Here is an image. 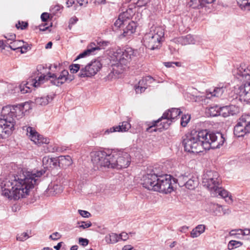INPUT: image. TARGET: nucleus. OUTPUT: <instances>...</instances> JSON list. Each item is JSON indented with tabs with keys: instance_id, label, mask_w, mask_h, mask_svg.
Returning a JSON list of instances; mask_svg holds the SVG:
<instances>
[{
	"instance_id": "nucleus-44",
	"label": "nucleus",
	"mask_w": 250,
	"mask_h": 250,
	"mask_svg": "<svg viewBox=\"0 0 250 250\" xmlns=\"http://www.w3.org/2000/svg\"><path fill=\"white\" fill-rule=\"evenodd\" d=\"M149 0H133V2H136L138 7H142L145 6Z\"/></svg>"
},
{
	"instance_id": "nucleus-21",
	"label": "nucleus",
	"mask_w": 250,
	"mask_h": 250,
	"mask_svg": "<svg viewBox=\"0 0 250 250\" xmlns=\"http://www.w3.org/2000/svg\"><path fill=\"white\" fill-rule=\"evenodd\" d=\"M62 191V186L55 182L50 183L46 190L49 195L54 196Z\"/></svg>"
},
{
	"instance_id": "nucleus-22",
	"label": "nucleus",
	"mask_w": 250,
	"mask_h": 250,
	"mask_svg": "<svg viewBox=\"0 0 250 250\" xmlns=\"http://www.w3.org/2000/svg\"><path fill=\"white\" fill-rule=\"evenodd\" d=\"M152 78L150 76H147L145 79H143L138 82V86H135V91L137 94H141L144 92L147 88L146 83V81L151 80Z\"/></svg>"
},
{
	"instance_id": "nucleus-29",
	"label": "nucleus",
	"mask_w": 250,
	"mask_h": 250,
	"mask_svg": "<svg viewBox=\"0 0 250 250\" xmlns=\"http://www.w3.org/2000/svg\"><path fill=\"white\" fill-rule=\"evenodd\" d=\"M197 185L198 180L197 178L191 176V177L189 178L188 181H186L184 186H185L186 188L191 190L194 189Z\"/></svg>"
},
{
	"instance_id": "nucleus-64",
	"label": "nucleus",
	"mask_w": 250,
	"mask_h": 250,
	"mask_svg": "<svg viewBox=\"0 0 250 250\" xmlns=\"http://www.w3.org/2000/svg\"><path fill=\"white\" fill-rule=\"evenodd\" d=\"M133 249V247H132L131 245H128L125 246L122 249V250H132Z\"/></svg>"
},
{
	"instance_id": "nucleus-4",
	"label": "nucleus",
	"mask_w": 250,
	"mask_h": 250,
	"mask_svg": "<svg viewBox=\"0 0 250 250\" xmlns=\"http://www.w3.org/2000/svg\"><path fill=\"white\" fill-rule=\"evenodd\" d=\"M25 104H21L3 107L0 118V138L5 139L15 129V118L20 119L24 114Z\"/></svg>"
},
{
	"instance_id": "nucleus-61",
	"label": "nucleus",
	"mask_w": 250,
	"mask_h": 250,
	"mask_svg": "<svg viewBox=\"0 0 250 250\" xmlns=\"http://www.w3.org/2000/svg\"><path fill=\"white\" fill-rule=\"evenodd\" d=\"M52 23H51L50 26H52ZM47 25V23H45L44 24H41L39 25V29L41 31H44L48 29L49 27V26H45Z\"/></svg>"
},
{
	"instance_id": "nucleus-63",
	"label": "nucleus",
	"mask_w": 250,
	"mask_h": 250,
	"mask_svg": "<svg viewBox=\"0 0 250 250\" xmlns=\"http://www.w3.org/2000/svg\"><path fill=\"white\" fill-rule=\"evenodd\" d=\"M29 47L28 46L24 45L23 44H22V47L20 48V51L21 54L24 53L26 52L27 50H28V48Z\"/></svg>"
},
{
	"instance_id": "nucleus-60",
	"label": "nucleus",
	"mask_w": 250,
	"mask_h": 250,
	"mask_svg": "<svg viewBox=\"0 0 250 250\" xmlns=\"http://www.w3.org/2000/svg\"><path fill=\"white\" fill-rule=\"evenodd\" d=\"M78 21V19L76 17L71 18L69 20V27L70 28V25L75 24Z\"/></svg>"
},
{
	"instance_id": "nucleus-48",
	"label": "nucleus",
	"mask_w": 250,
	"mask_h": 250,
	"mask_svg": "<svg viewBox=\"0 0 250 250\" xmlns=\"http://www.w3.org/2000/svg\"><path fill=\"white\" fill-rule=\"evenodd\" d=\"M57 167H60V161H59V157L57 158H52V162L51 163V168H55Z\"/></svg>"
},
{
	"instance_id": "nucleus-41",
	"label": "nucleus",
	"mask_w": 250,
	"mask_h": 250,
	"mask_svg": "<svg viewBox=\"0 0 250 250\" xmlns=\"http://www.w3.org/2000/svg\"><path fill=\"white\" fill-rule=\"evenodd\" d=\"M190 119V116L188 115H184L182 116L181 119V125L182 126L185 127L188 123Z\"/></svg>"
},
{
	"instance_id": "nucleus-26",
	"label": "nucleus",
	"mask_w": 250,
	"mask_h": 250,
	"mask_svg": "<svg viewBox=\"0 0 250 250\" xmlns=\"http://www.w3.org/2000/svg\"><path fill=\"white\" fill-rule=\"evenodd\" d=\"M131 11V9H129L128 10H127L126 12H124L123 14L119 15L118 19L114 23V26L117 28L121 27V26L125 24V22H126V20L124 19L125 18L128 19L129 16H127V13Z\"/></svg>"
},
{
	"instance_id": "nucleus-23",
	"label": "nucleus",
	"mask_w": 250,
	"mask_h": 250,
	"mask_svg": "<svg viewBox=\"0 0 250 250\" xmlns=\"http://www.w3.org/2000/svg\"><path fill=\"white\" fill-rule=\"evenodd\" d=\"M54 96L55 95L52 94L51 95L38 97L35 99V102L37 104L40 105H46L53 100Z\"/></svg>"
},
{
	"instance_id": "nucleus-28",
	"label": "nucleus",
	"mask_w": 250,
	"mask_h": 250,
	"mask_svg": "<svg viewBox=\"0 0 250 250\" xmlns=\"http://www.w3.org/2000/svg\"><path fill=\"white\" fill-rule=\"evenodd\" d=\"M225 89V88L223 86L215 87L212 92H209V93L207 94V97L210 98L212 97H220L224 93Z\"/></svg>"
},
{
	"instance_id": "nucleus-50",
	"label": "nucleus",
	"mask_w": 250,
	"mask_h": 250,
	"mask_svg": "<svg viewBox=\"0 0 250 250\" xmlns=\"http://www.w3.org/2000/svg\"><path fill=\"white\" fill-rule=\"evenodd\" d=\"M78 212L83 217L89 218L91 216V214L86 210L79 209Z\"/></svg>"
},
{
	"instance_id": "nucleus-31",
	"label": "nucleus",
	"mask_w": 250,
	"mask_h": 250,
	"mask_svg": "<svg viewBox=\"0 0 250 250\" xmlns=\"http://www.w3.org/2000/svg\"><path fill=\"white\" fill-rule=\"evenodd\" d=\"M23 43L24 42L22 40H15L13 42H10V44L8 46V47L13 50L19 51L20 50V48L22 47V44H23Z\"/></svg>"
},
{
	"instance_id": "nucleus-53",
	"label": "nucleus",
	"mask_w": 250,
	"mask_h": 250,
	"mask_svg": "<svg viewBox=\"0 0 250 250\" xmlns=\"http://www.w3.org/2000/svg\"><path fill=\"white\" fill-rule=\"evenodd\" d=\"M61 237V234L58 232H56L53 233L52 234L49 236V238L53 240H57L59 239Z\"/></svg>"
},
{
	"instance_id": "nucleus-18",
	"label": "nucleus",
	"mask_w": 250,
	"mask_h": 250,
	"mask_svg": "<svg viewBox=\"0 0 250 250\" xmlns=\"http://www.w3.org/2000/svg\"><path fill=\"white\" fill-rule=\"evenodd\" d=\"M239 95L244 101L250 103V82L244 83L239 88Z\"/></svg>"
},
{
	"instance_id": "nucleus-33",
	"label": "nucleus",
	"mask_w": 250,
	"mask_h": 250,
	"mask_svg": "<svg viewBox=\"0 0 250 250\" xmlns=\"http://www.w3.org/2000/svg\"><path fill=\"white\" fill-rule=\"evenodd\" d=\"M116 127L118 128L117 129L118 132H126L131 128V125L129 122L124 121L117 125Z\"/></svg>"
},
{
	"instance_id": "nucleus-19",
	"label": "nucleus",
	"mask_w": 250,
	"mask_h": 250,
	"mask_svg": "<svg viewBox=\"0 0 250 250\" xmlns=\"http://www.w3.org/2000/svg\"><path fill=\"white\" fill-rule=\"evenodd\" d=\"M173 41L174 42L182 45L195 43V40L191 35H187L185 36L176 38Z\"/></svg>"
},
{
	"instance_id": "nucleus-20",
	"label": "nucleus",
	"mask_w": 250,
	"mask_h": 250,
	"mask_svg": "<svg viewBox=\"0 0 250 250\" xmlns=\"http://www.w3.org/2000/svg\"><path fill=\"white\" fill-rule=\"evenodd\" d=\"M215 188L216 189H213L212 191L214 195H217L218 194V195L224 199L228 197V199H226V201L229 203H231L232 202L231 195L229 192L219 186Z\"/></svg>"
},
{
	"instance_id": "nucleus-32",
	"label": "nucleus",
	"mask_w": 250,
	"mask_h": 250,
	"mask_svg": "<svg viewBox=\"0 0 250 250\" xmlns=\"http://www.w3.org/2000/svg\"><path fill=\"white\" fill-rule=\"evenodd\" d=\"M119 240V235L115 233H111L105 237V241L107 243L114 244Z\"/></svg>"
},
{
	"instance_id": "nucleus-40",
	"label": "nucleus",
	"mask_w": 250,
	"mask_h": 250,
	"mask_svg": "<svg viewBox=\"0 0 250 250\" xmlns=\"http://www.w3.org/2000/svg\"><path fill=\"white\" fill-rule=\"evenodd\" d=\"M228 109L229 105L220 107L218 111L219 114L220 115H222L224 117H228Z\"/></svg>"
},
{
	"instance_id": "nucleus-6",
	"label": "nucleus",
	"mask_w": 250,
	"mask_h": 250,
	"mask_svg": "<svg viewBox=\"0 0 250 250\" xmlns=\"http://www.w3.org/2000/svg\"><path fill=\"white\" fill-rule=\"evenodd\" d=\"M164 37V29L160 26L152 27L149 33L144 37L145 45L150 50L158 48Z\"/></svg>"
},
{
	"instance_id": "nucleus-46",
	"label": "nucleus",
	"mask_w": 250,
	"mask_h": 250,
	"mask_svg": "<svg viewBox=\"0 0 250 250\" xmlns=\"http://www.w3.org/2000/svg\"><path fill=\"white\" fill-rule=\"evenodd\" d=\"M49 151L50 152H61L63 150L62 147H59L56 145L54 146H50L49 148Z\"/></svg>"
},
{
	"instance_id": "nucleus-52",
	"label": "nucleus",
	"mask_w": 250,
	"mask_h": 250,
	"mask_svg": "<svg viewBox=\"0 0 250 250\" xmlns=\"http://www.w3.org/2000/svg\"><path fill=\"white\" fill-rule=\"evenodd\" d=\"M221 215L229 214L230 213V210L226 206H221Z\"/></svg>"
},
{
	"instance_id": "nucleus-39",
	"label": "nucleus",
	"mask_w": 250,
	"mask_h": 250,
	"mask_svg": "<svg viewBox=\"0 0 250 250\" xmlns=\"http://www.w3.org/2000/svg\"><path fill=\"white\" fill-rule=\"evenodd\" d=\"M242 245V243L239 241L231 240L229 242L228 247L229 250H232Z\"/></svg>"
},
{
	"instance_id": "nucleus-55",
	"label": "nucleus",
	"mask_w": 250,
	"mask_h": 250,
	"mask_svg": "<svg viewBox=\"0 0 250 250\" xmlns=\"http://www.w3.org/2000/svg\"><path fill=\"white\" fill-rule=\"evenodd\" d=\"M237 231H240V232H242V235H250V229H237Z\"/></svg>"
},
{
	"instance_id": "nucleus-9",
	"label": "nucleus",
	"mask_w": 250,
	"mask_h": 250,
	"mask_svg": "<svg viewBox=\"0 0 250 250\" xmlns=\"http://www.w3.org/2000/svg\"><path fill=\"white\" fill-rule=\"evenodd\" d=\"M202 180L203 185L210 191L220 186L221 183L219 173L213 170H207L205 172Z\"/></svg>"
},
{
	"instance_id": "nucleus-38",
	"label": "nucleus",
	"mask_w": 250,
	"mask_h": 250,
	"mask_svg": "<svg viewBox=\"0 0 250 250\" xmlns=\"http://www.w3.org/2000/svg\"><path fill=\"white\" fill-rule=\"evenodd\" d=\"M201 0H190V1L188 2V5L193 8L200 9L201 6Z\"/></svg>"
},
{
	"instance_id": "nucleus-24",
	"label": "nucleus",
	"mask_w": 250,
	"mask_h": 250,
	"mask_svg": "<svg viewBox=\"0 0 250 250\" xmlns=\"http://www.w3.org/2000/svg\"><path fill=\"white\" fill-rule=\"evenodd\" d=\"M137 27L136 23L134 21H130L126 25L125 28L124 29L123 35L124 37L131 35L134 33Z\"/></svg>"
},
{
	"instance_id": "nucleus-34",
	"label": "nucleus",
	"mask_w": 250,
	"mask_h": 250,
	"mask_svg": "<svg viewBox=\"0 0 250 250\" xmlns=\"http://www.w3.org/2000/svg\"><path fill=\"white\" fill-rule=\"evenodd\" d=\"M240 8L244 11H250V0H242L238 2Z\"/></svg>"
},
{
	"instance_id": "nucleus-51",
	"label": "nucleus",
	"mask_w": 250,
	"mask_h": 250,
	"mask_svg": "<svg viewBox=\"0 0 250 250\" xmlns=\"http://www.w3.org/2000/svg\"><path fill=\"white\" fill-rule=\"evenodd\" d=\"M4 37L7 40V41H15L16 40V36L14 33H8L6 35H4Z\"/></svg>"
},
{
	"instance_id": "nucleus-45",
	"label": "nucleus",
	"mask_w": 250,
	"mask_h": 250,
	"mask_svg": "<svg viewBox=\"0 0 250 250\" xmlns=\"http://www.w3.org/2000/svg\"><path fill=\"white\" fill-rule=\"evenodd\" d=\"M29 238V236L26 232H23L17 237V240L20 241H24Z\"/></svg>"
},
{
	"instance_id": "nucleus-47",
	"label": "nucleus",
	"mask_w": 250,
	"mask_h": 250,
	"mask_svg": "<svg viewBox=\"0 0 250 250\" xmlns=\"http://www.w3.org/2000/svg\"><path fill=\"white\" fill-rule=\"evenodd\" d=\"M28 26L27 22L21 21H19L18 24H16V27L18 29H21V30H23L25 29Z\"/></svg>"
},
{
	"instance_id": "nucleus-58",
	"label": "nucleus",
	"mask_w": 250,
	"mask_h": 250,
	"mask_svg": "<svg viewBox=\"0 0 250 250\" xmlns=\"http://www.w3.org/2000/svg\"><path fill=\"white\" fill-rule=\"evenodd\" d=\"M120 240H126L128 238V234L126 232H122L119 235Z\"/></svg>"
},
{
	"instance_id": "nucleus-62",
	"label": "nucleus",
	"mask_w": 250,
	"mask_h": 250,
	"mask_svg": "<svg viewBox=\"0 0 250 250\" xmlns=\"http://www.w3.org/2000/svg\"><path fill=\"white\" fill-rule=\"evenodd\" d=\"M215 0H201V8L205 6V4L207 3H211L214 1Z\"/></svg>"
},
{
	"instance_id": "nucleus-16",
	"label": "nucleus",
	"mask_w": 250,
	"mask_h": 250,
	"mask_svg": "<svg viewBox=\"0 0 250 250\" xmlns=\"http://www.w3.org/2000/svg\"><path fill=\"white\" fill-rule=\"evenodd\" d=\"M232 73L236 79L243 83L249 82L250 80V68L245 64H241L233 69Z\"/></svg>"
},
{
	"instance_id": "nucleus-15",
	"label": "nucleus",
	"mask_w": 250,
	"mask_h": 250,
	"mask_svg": "<svg viewBox=\"0 0 250 250\" xmlns=\"http://www.w3.org/2000/svg\"><path fill=\"white\" fill-rule=\"evenodd\" d=\"M159 173L155 168L153 169L150 173L144 175L142 180L143 186L148 190L154 191L155 185L158 183L157 182Z\"/></svg>"
},
{
	"instance_id": "nucleus-10",
	"label": "nucleus",
	"mask_w": 250,
	"mask_h": 250,
	"mask_svg": "<svg viewBox=\"0 0 250 250\" xmlns=\"http://www.w3.org/2000/svg\"><path fill=\"white\" fill-rule=\"evenodd\" d=\"M51 79L50 83L53 85L60 86L65 82H71L74 79V77L69 76L68 71L63 70L59 74L48 72L47 75H45V81Z\"/></svg>"
},
{
	"instance_id": "nucleus-27",
	"label": "nucleus",
	"mask_w": 250,
	"mask_h": 250,
	"mask_svg": "<svg viewBox=\"0 0 250 250\" xmlns=\"http://www.w3.org/2000/svg\"><path fill=\"white\" fill-rule=\"evenodd\" d=\"M206 227L204 225H199L196 227L190 232L192 238H196L200 236L205 230Z\"/></svg>"
},
{
	"instance_id": "nucleus-54",
	"label": "nucleus",
	"mask_w": 250,
	"mask_h": 250,
	"mask_svg": "<svg viewBox=\"0 0 250 250\" xmlns=\"http://www.w3.org/2000/svg\"><path fill=\"white\" fill-rule=\"evenodd\" d=\"M117 129H118V128L116 127V126H113L112 127H110L109 129H107L105 131L104 134H109L110 133H113V132H118L117 130Z\"/></svg>"
},
{
	"instance_id": "nucleus-7",
	"label": "nucleus",
	"mask_w": 250,
	"mask_h": 250,
	"mask_svg": "<svg viewBox=\"0 0 250 250\" xmlns=\"http://www.w3.org/2000/svg\"><path fill=\"white\" fill-rule=\"evenodd\" d=\"M45 68L42 65L37 67V71L26 82H22L19 85V88L22 94L31 91L32 87H37L45 82V75L41 71Z\"/></svg>"
},
{
	"instance_id": "nucleus-11",
	"label": "nucleus",
	"mask_w": 250,
	"mask_h": 250,
	"mask_svg": "<svg viewBox=\"0 0 250 250\" xmlns=\"http://www.w3.org/2000/svg\"><path fill=\"white\" fill-rule=\"evenodd\" d=\"M172 176L170 175L161 174L159 173L157 182L154 188V191L164 193H170L173 190L171 183Z\"/></svg>"
},
{
	"instance_id": "nucleus-35",
	"label": "nucleus",
	"mask_w": 250,
	"mask_h": 250,
	"mask_svg": "<svg viewBox=\"0 0 250 250\" xmlns=\"http://www.w3.org/2000/svg\"><path fill=\"white\" fill-rule=\"evenodd\" d=\"M240 111L239 108L234 105H229L228 114L229 116L237 114Z\"/></svg>"
},
{
	"instance_id": "nucleus-30",
	"label": "nucleus",
	"mask_w": 250,
	"mask_h": 250,
	"mask_svg": "<svg viewBox=\"0 0 250 250\" xmlns=\"http://www.w3.org/2000/svg\"><path fill=\"white\" fill-rule=\"evenodd\" d=\"M209 206L210 212L213 213L215 215H221V205L218 204L210 203Z\"/></svg>"
},
{
	"instance_id": "nucleus-1",
	"label": "nucleus",
	"mask_w": 250,
	"mask_h": 250,
	"mask_svg": "<svg viewBox=\"0 0 250 250\" xmlns=\"http://www.w3.org/2000/svg\"><path fill=\"white\" fill-rule=\"evenodd\" d=\"M44 173L42 171L33 173L21 169L16 174L9 175L0 185L1 194L10 200L26 197L30 189L39 184V178Z\"/></svg>"
},
{
	"instance_id": "nucleus-42",
	"label": "nucleus",
	"mask_w": 250,
	"mask_h": 250,
	"mask_svg": "<svg viewBox=\"0 0 250 250\" xmlns=\"http://www.w3.org/2000/svg\"><path fill=\"white\" fill-rule=\"evenodd\" d=\"M78 224H79V228L85 229L90 227L92 226V223L90 221L87 222H78Z\"/></svg>"
},
{
	"instance_id": "nucleus-59",
	"label": "nucleus",
	"mask_w": 250,
	"mask_h": 250,
	"mask_svg": "<svg viewBox=\"0 0 250 250\" xmlns=\"http://www.w3.org/2000/svg\"><path fill=\"white\" fill-rule=\"evenodd\" d=\"M49 18V15L48 13L44 12L43 13L41 16V18L42 21L45 22Z\"/></svg>"
},
{
	"instance_id": "nucleus-5",
	"label": "nucleus",
	"mask_w": 250,
	"mask_h": 250,
	"mask_svg": "<svg viewBox=\"0 0 250 250\" xmlns=\"http://www.w3.org/2000/svg\"><path fill=\"white\" fill-rule=\"evenodd\" d=\"M181 111L179 108H172L164 113L163 116L156 121H153L147 124L146 131L148 132L162 131L168 128L172 122V120L180 115Z\"/></svg>"
},
{
	"instance_id": "nucleus-37",
	"label": "nucleus",
	"mask_w": 250,
	"mask_h": 250,
	"mask_svg": "<svg viewBox=\"0 0 250 250\" xmlns=\"http://www.w3.org/2000/svg\"><path fill=\"white\" fill-rule=\"evenodd\" d=\"M188 179L189 177L188 175H180L178 177V179H176V181L180 187H183L184 186L186 181H188Z\"/></svg>"
},
{
	"instance_id": "nucleus-57",
	"label": "nucleus",
	"mask_w": 250,
	"mask_h": 250,
	"mask_svg": "<svg viewBox=\"0 0 250 250\" xmlns=\"http://www.w3.org/2000/svg\"><path fill=\"white\" fill-rule=\"evenodd\" d=\"M180 63L179 62H164V65L167 67H171L173 66V64H175L177 66H179Z\"/></svg>"
},
{
	"instance_id": "nucleus-8",
	"label": "nucleus",
	"mask_w": 250,
	"mask_h": 250,
	"mask_svg": "<svg viewBox=\"0 0 250 250\" xmlns=\"http://www.w3.org/2000/svg\"><path fill=\"white\" fill-rule=\"evenodd\" d=\"M135 56V51L130 47L125 49L119 48L113 53L114 60L117 62V66L127 65Z\"/></svg>"
},
{
	"instance_id": "nucleus-49",
	"label": "nucleus",
	"mask_w": 250,
	"mask_h": 250,
	"mask_svg": "<svg viewBox=\"0 0 250 250\" xmlns=\"http://www.w3.org/2000/svg\"><path fill=\"white\" fill-rule=\"evenodd\" d=\"M62 7H61L59 5H56L52 7L50 9V11L54 14H56L62 8Z\"/></svg>"
},
{
	"instance_id": "nucleus-3",
	"label": "nucleus",
	"mask_w": 250,
	"mask_h": 250,
	"mask_svg": "<svg viewBox=\"0 0 250 250\" xmlns=\"http://www.w3.org/2000/svg\"><path fill=\"white\" fill-rule=\"evenodd\" d=\"M91 161L95 169L102 167L122 169L127 167L131 161L128 153L119 151L107 154L104 151L94 152L91 155Z\"/></svg>"
},
{
	"instance_id": "nucleus-2",
	"label": "nucleus",
	"mask_w": 250,
	"mask_h": 250,
	"mask_svg": "<svg viewBox=\"0 0 250 250\" xmlns=\"http://www.w3.org/2000/svg\"><path fill=\"white\" fill-rule=\"evenodd\" d=\"M185 150L198 153L203 149L209 150L220 148L225 141L222 133L213 132L208 130H192L182 137Z\"/></svg>"
},
{
	"instance_id": "nucleus-12",
	"label": "nucleus",
	"mask_w": 250,
	"mask_h": 250,
	"mask_svg": "<svg viewBox=\"0 0 250 250\" xmlns=\"http://www.w3.org/2000/svg\"><path fill=\"white\" fill-rule=\"evenodd\" d=\"M234 134L237 137H243L250 132V115H242L234 128Z\"/></svg>"
},
{
	"instance_id": "nucleus-43",
	"label": "nucleus",
	"mask_w": 250,
	"mask_h": 250,
	"mask_svg": "<svg viewBox=\"0 0 250 250\" xmlns=\"http://www.w3.org/2000/svg\"><path fill=\"white\" fill-rule=\"evenodd\" d=\"M81 65L79 64H72L70 65V70L72 73H77L80 69Z\"/></svg>"
},
{
	"instance_id": "nucleus-14",
	"label": "nucleus",
	"mask_w": 250,
	"mask_h": 250,
	"mask_svg": "<svg viewBox=\"0 0 250 250\" xmlns=\"http://www.w3.org/2000/svg\"><path fill=\"white\" fill-rule=\"evenodd\" d=\"M109 44V42L101 40L96 41V42H91L87 46V49L85 50L77 56L75 60L89 55L94 53L95 51L104 49Z\"/></svg>"
},
{
	"instance_id": "nucleus-17",
	"label": "nucleus",
	"mask_w": 250,
	"mask_h": 250,
	"mask_svg": "<svg viewBox=\"0 0 250 250\" xmlns=\"http://www.w3.org/2000/svg\"><path fill=\"white\" fill-rule=\"evenodd\" d=\"M27 134L29 135L31 140L38 145H41L42 144H48L49 139L43 137L42 135L39 134L34 129L31 127L27 128Z\"/></svg>"
},
{
	"instance_id": "nucleus-13",
	"label": "nucleus",
	"mask_w": 250,
	"mask_h": 250,
	"mask_svg": "<svg viewBox=\"0 0 250 250\" xmlns=\"http://www.w3.org/2000/svg\"><path fill=\"white\" fill-rule=\"evenodd\" d=\"M102 64L99 60H94L81 69L78 74L81 78L90 77L94 76L102 68Z\"/></svg>"
},
{
	"instance_id": "nucleus-36",
	"label": "nucleus",
	"mask_w": 250,
	"mask_h": 250,
	"mask_svg": "<svg viewBox=\"0 0 250 250\" xmlns=\"http://www.w3.org/2000/svg\"><path fill=\"white\" fill-rule=\"evenodd\" d=\"M42 165L45 168L49 169L51 168V163L52 162V158H49L48 156H44L42 158Z\"/></svg>"
},
{
	"instance_id": "nucleus-56",
	"label": "nucleus",
	"mask_w": 250,
	"mask_h": 250,
	"mask_svg": "<svg viewBox=\"0 0 250 250\" xmlns=\"http://www.w3.org/2000/svg\"><path fill=\"white\" fill-rule=\"evenodd\" d=\"M79 243L83 246H86L88 244V240L87 239L80 238L79 239Z\"/></svg>"
},
{
	"instance_id": "nucleus-25",
	"label": "nucleus",
	"mask_w": 250,
	"mask_h": 250,
	"mask_svg": "<svg viewBox=\"0 0 250 250\" xmlns=\"http://www.w3.org/2000/svg\"><path fill=\"white\" fill-rule=\"evenodd\" d=\"M60 161V167L65 168L70 166L72 163V160L70 156H60L59 157Z\"/></svg>"
}]
</instances>
